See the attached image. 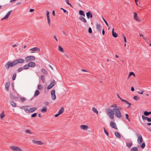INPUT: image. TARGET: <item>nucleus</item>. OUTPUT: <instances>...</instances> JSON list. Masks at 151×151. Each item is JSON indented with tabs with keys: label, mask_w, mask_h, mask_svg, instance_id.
<instances>
[{
	"label": "nucleus",
	"mask_w": 151,
	"mask_h": 151,
	"mask_svg": "<svg viewBox=\"0 0 151 151\" xmlns=\"http://www.w3.org/2000/svg\"><path fill=\"white\" fill-rule=\"evenodd\" d=\"M114 108L112 110L110 108H107L106 109V113L108 115H109L114 113Z\"/></svg>",
	"instance_id": "6"
},
{
	"label": "nucleus",
	"mask_w": 151,
	"mask_h": 151,
	"mask_svg": "<svg viewBox=\"0 0 151 151\" xmlns=\"http://www.w3.org/2000/svg\"><path fill=\"white\" fill-rule=\"evenodd\" d=\"M47 111V108L45 107H44L41 110V111L42 112L45 113Z\"/></svg>",
	"instance_id": "30"
},
{
	"label": "nucleus",
	"mask_w": 151,
	"mask_h": 151,
	"mask_svg": "<svg viewBox=\"0 0 151 151\" xmlns=\"http://www.w3.org/2000/svg\"><path fill=\"white\" fill-rule=\"evenodd\" d=\"M56 84V82L54 80H53L51 83L47 87L48 89H50L52 88L55 84Z\"/></svg>",
	"instance_id": "5"
},
{
	"label": "nucleus",
	"mask_w": 151,
	"mask_h": 151,
	"mask_svg": "<svg viewBox=\"0 0 151 151\" xmlns=\"http://www.w3.org/2000/svg\"><path fill=\"white\" fill-rule=\"evenodd\" d=\"M37 113H34V114H32L31 116V117H34L36 116L37 115Z\"/></svg>",
	"instance_id": "51"
},
{
	"label": "nucleus",
	"mask_w": 151,
	"mask_h": 151,
	"mask_svg": "<svg viewBox=\"0 0 151 151\" xmlns=\"http://www.w3.org/2000/svg\"><path fill=\"white\" fill-rule=\"evenodd\" d=\"M34 11H35V10L34 9H30L29 10V12H32Z\"/></svg>",
	"instance_id": "62"
},
{
	"label": "nucleus",
	"mask_w": 151,
	"mask_h": 151,
	"mask_svg": "<svg viewBox=\"0 0 151 151\" xmlns=\"http://www.w3.org/2000/svg\"><path fill=\"white\" fill-rule=\"evenodd\" d=\"M142 118L144 120H147L148 122H151V118H148L147 117L145 116L144 115H142Z\"/></svg>",
	"instance_id": "15"
},
{
	"label": "nucleus",
	"mask_w": 151,
	"mask_h": 151,
	"mask_svg": "<svg viewBox=\"0 0 151 151\" xmlns=\"http://www.w3.org/2000/svg\"><path fill=\"white\" fill-rule=\"evenodd\" d=\"M65 1H66L67 4L68 5L70 6L71 7L72 6V4L69 3V0H65Z\"/></svg>",
	"instance_id": "47"
},
{
	"label": "nucleus",
	"mask_w": 151,
	"mask_h": 151,
	"mask_svg": "<svg viewBox=\"0 0 151 151\" xmlns=\"http://www.w3.org/2000/svg\"><path fill=\"white\" fill-rule=\"evenodd\" d=\"M88 32L90 34H91L92 32V29L91 27L88 28Z\"/></svg>",
	"instance_id": "48"
},
{
	"label": "nucleus",
	"mask_w": 151,
	"mask_h": 151,
	"mask_svg": "<svg viewBox=\"0 0 151 151\" xmlns=\"http://www.w3.org/2000/svg\"><path fill=\"white\" fill-rule=\"evenodd\" d=\"M115 108L116 109H117V110H119V111H120L122 110V108H121L118 106H117V108Z\"/></svg>",
	"instance_id": "57"
},
{
	"label": "nucleus",
	"mask_w": 151,
	"mask_h": 151,
	"mask_svg": "<svg viewBox=\"0 0 151 151\" xmlns=\"http://www.w3.org/2000/svg\"><path fill=\"white\" fill-rule=\"evenodd\" d=\"M5 116V115L4 114V112H2L0 114V117L1 119H2Z\"/></svg>",
	"instance_id": "38"
},
{
	"label": "nucleus",
	"mask_w": 151,
	"mask_h": 151,
	"mask_svg": "<svg viewBox=\"0 0 151 151\" xmlns=\"http://www.w3.org/2000/svg\"><path fill=\"white\" fill-rule=\"evenodd\" d=\"M25 132L27 134H31L32 133L30 132V131L29 130H27L25 131Z\"/></svg>",
	"instance_id": "56"
},
{
	"label": "nucleus",
	"mask_w": 151,
	"mask_h": 151,
	"mask_svg": "<svg viewBox=\"0 0 151 151\" xmlns=\"http://www.w3.org/2000/svg\"><path fill=\"white\" fill-rule=\"evenodd\" d=\"M29 68V65H26L24 66L23 68L24 69L26 70L28 69Z\"/></svg>",
	"instance_id": "36"
},
{
	"label": "nucleus",
	"mask_w": 151,
	"mask_h": 151,
	"mask_svg": "<svg viewBox=\"0 0 151 151\" xmlns=\"http://www.w3.org/2000/svg\"><path fill=\"white\" fill-rule=\"evenodd\" d=\"M12 12V10H11L9 11L8 12V13L6 14V15L4 17V18L1 19V20H3V19H8V17H9L10 14Z\"/></svg>",
	"instance_id": "12"
},
{
	"label": "nucleus",
	"mask_w": 151,
	"mask_h": 151,
	"mask_svg": "<svg viewBox=\"0 0 151 151\" xmlns=\"http://www.w3.org/2000/svg\"><path fill=\"white\" fill-rule=\"evenodd\" d=\"M129 74L130 76H131L133 75L134 76H135V74L133 72H130L129 73Z\"/></svg>",
	"instance_id": "54"
},
{
	"label": "nucleus",
	"mask_w": 151,
	"mask_h": 151,
	"mask_svg": "<svg viewBox=\"0 0 151 151\" xmlns=\"http://www.w3.org/2000/svg\"><path fill=\"white\" fill-rule=\"evenodd\" d=\"M102 19H103V20H104V22L106 24V26H107L108 27L109 25H108V23L107 22V21H106V20L103 17H102Z\"/></svg>",
	"instance_id": "49"
},
{
	"label": "nucleus",
	"mask_w": 151,
	"mask_h": 151,
	"mask_svg": "<svg viewBox=\"0 0 151 151\" xmlns=\"http://www.w3.org/2000/svg\"><path fill=\"white\" fill-rule=\"evenodd\" d=\"M17 74L16 73H14L13 75L12 79L13 80H14L15 79L16 76Z\"/></svg>",
	"instance_id": "43"
},
{
	"label": "nucleus",
	"mask_w": 151,
	"mask_h": 151,
	"mask_svg": "<svg viewBox=\"0 0 151 151\" xmlns=\"http://www.w3.org/2000/svg\"><path fill=\"white\" fill-rule=\"evenodd\" d=\"M104 133H105L106 135L107 136H109V133L104 128Z\"/></svg>",
	"instance_id": "45"
},
{
	"label": "nucleus",
	"mask_w": 151,
	"mask_h": 151,
	"mask_svg": "<svg viewBox=\"0 0 151 151\" xmlns=\"http://www.w3.org/2000/svg\"><path fill=\"white\" fill-rule=\"evenodd\" d=\"M125 102L127 104H128L129 105H131L132 104L131 103H129L128 101H126V102Z\"/></svg>",
	"instance_id": "63"
},
{
	"label": "nucleus",
	"mask_w": 151,
	"mask_h": 151,
	"mask_svg": "<svg viewBox=\"0 0 151 151\" xmlns=\"http://www.w3.org/2000/svg\"><path fill=\"white\" fill-rule=\"evenodd\" d=\"M49 14H50V13L49 12L47 11V14H46V15H47V22H48V23L49 24V26L50 25V16H49Z\"/></svg>",
	"instance_id": "13"
},
{
	"label": "nucleus",
	"mask_w": 151,
	"mask_h": 151,
	"mask_svg": "<svg viewBox=\"0 0 151 151\" xmlns=\"http://www.w3.org/2000/svg\"><path fill=\"white\" fill-rule=\"evenodd\" d=\"M51 95L52 99L53 100H55L56 99V96L55 95V91L54 89H53L51 91Z\"/></svg>",
	"instance_id": "7"
},
{
	"label": "nucleus",
	"mask_w": 151,
	"mask_h": 151,
	"mask_svg": "<svg viewBox=\"0 0 151 151\" xmlns=\"http://www.w3.org/2000/svg\"><path fill=\"white\" fill-rule=\"evenodd\" d=\"M131 151H138V148L137 147H133L131 148Z\"/></svg>",
	"instance_id": "31"
},
{
	"label": "nucleus",
	"mask_w": 151,
	"mask_h": 151,
	"mask_svg": "<svg viewBox=\"0 0 151 151\" xmlns=\"http://www.w3.org/2000/svg\"><path fill=\"white\" fill-rule=\"evenodd\" d=\"M114 134L118 138H121V135L118 132H116L114 133Z\"/></svg>",
	"instance_id": "28"
},
{
	"label": "nucleus",
	"mask_w": 151,
	"mask_h": 151,
	"mask_svg": "<svg viewBox=\"0 0 151 151\" xmlns=\"http://www.w3.org/2000/svg\"><path fill=\"white\" fill-rule=\"evenodd\" d=\"M92 110L94 113H96L98 115V114L99 112L95 108L93 107L92 109Z\"/></svg>",
	"instance_id": "33"
},
{
	"label": "nucleus",
	"mask_w": 151,
	"mask_h": 151,
	"mask_svg": "<svg viewBox=\"0 0 151 151\" xmlns=\"http://www.w3.org/2000/svg\"><path fill=\"white\" fill-rule=\"evenodd\" d=\"M126 145L128 148H130L132 145V142L131 141V143L127 142L126 143Z\"/></svg>",
	"instance_id": "29"
},
{
	"label": "nucleus",
	"mask_w": 151,
	"mask_h": 151,
	"mask_svg": "<svg viewBox=\"0 0 151 151\" xmlns=\"http://www.w3.org/2000/svg\"><path fill=\"white\" fill-rule=\"evenodd\" d=\"M139 98L136 96H135L133 97V99L136 101H137Z\"/></svg>",
	"instance_id": "46"
},
{
	"label": "nucleus",
	"mask_w": 151,
	"mask_h": 151,
	"mask_svg": "<svg viewBox=\"0 0 151 151\" xmlns=\"http://www.w3.org/2000/svg\"><path fill=\"white\" fill-rule=\"evenodd\" d=\"M29 67H35L36 65L35 63L34 62H29L28 64Z\"/></svg>",
	"instance_id": "19"
},
{
	"label": "nucleus",
	"mask_w": 151,
	"mask_h": 151,
	"mask_svg": "<svg viewBox=\"0 0 151 151\" xmlns=\"http://www.w3.org/2000/svg\"><path fill=\"white\" fill-rule=\"evenodd\" d=\"M30 50L32 51H40V49L39 48H38L37 47H34V48L30 49Z\"/></svg>",
	"instance_id": "25"
},
{
	"label": "nucleus",
	"mask_w": 151,
	"mask_h": 151,
	"mask_svg": "<svg viewBox=\"0 0 151 151\" xmlns=\"http://www.w3.org/2000/svg\"><path fill=\"white\" fill-rule=\"evenodd\" d=\"M60 9L63 10V12L65 13H67V14H68V12H67V11L65 9H64L63 8H60Z\"/></svg>",
	"instance_id": "52"
},
{
	"label": "nucleus",
	"mask_w": 151,
	"mask_h": 151,
	"mask_svg": "<svg viewBox=\"0 0 151 151\" xmlns=\"http://www.w3.org/2000/svg\"><path fill=\"white\" fill-rule=\"evenodd\" d=\"M110 126L112 128L116 129H118L116 127V124L114 122L111 121L110 122Z\"/></svg>",
	"instance_id": "11"
},
{
	"label": "nucleus",
	"mask_w": 151,
	"mask_h": 151,
	"mask_svg": "<svg viewBox=\"0 0 151 151\" xmlns=\"http://www.w3.org/2000/svg\"><path fill=\"white\" fill-rule=\"evenodd\" d=\"M42 72L44 74L47 75V71L44 69L42 68L41 69Z\"/></svg>",
	"instance_id": "37"
},
{
	"label": "nucleus",
	"mask_w": 151,
	"mask_h": 151,
	"mask_svg": "<svg viewBox=\"0 0 151 151\" xmlns=\"http://www.w3.org/2000/svg\"><path fill=\"white\" fill-rule=\"evenodd\" d=\"M114 113L115 115L117 117L120 118L122 117V114L120 111L119 110L114 108Z\"/></svg>",
	"instance_id": "2"
},
{
	"label": "nucleus",
	"mask_w": 151,
	"mask_h": 151,
	"mask_svg": "<svg viewBox=\"0 0 151 151\" xmlns=\"http://www.w3.org/2000/svg\"><path fill=\"white\" fill-rule=\"evenodd\" d=\"M136 135L138 137L137 142L138 143L140 144L143 141V139L142 136L139 134L136 133Z\"/></svg>",
	"instance_id": "4"
},
{
	"label": "nucleus",
	"mask_w": 151,
	"mask_h": 151,
	"mask_svg": "<svg viewBox=\"0 0 151 151\" xmlns=\"http://www.w3.org/2000/svg\"><path fill=\"white\" fill-rule=\"evenodd\" d=\"M145 142L142 143V145H141V147L142 149H143L145 148Z\"/></svg>",
	"instance_id": "42"
},
{
	"label": "nucleus",
	"mask_w": 151,
	"mask_h": 151,
	"mask_svg": "<svg viewBox=\"0 0 151 151\" xmlns=\"http://www.w3.org/2000/svg\"><path fill=\"white\" fill-rule=\"evenodd\" d=\"M10 86V82L9 81L8 82L6 83L5 84V88L6 89V90L7 91H9V88Z\"/></svg>",
	"instance_id": "21"
},
{
	"label": "nucleus",
	"mask_w": 151,
	"mask_h": 151,
	"mask_svg": "<svg viewBox=\"0 0 151 151\" xmlns=\"http://www.w3.org/2000/svg\"><path fill=\"white\" fill-rule=\"evenodd\" d=\"M138 93L139 94H143V91L142 90V91H138Z\"/></svg>",
	"instance_id": "60"
},
{
	"label": "nucleus",
	"mask_w": 151,
	"mask_h": 151,
	"mask_svg": "<svg viewBox=\"0 0 151 151\" xmlns=\"http://www.w3.org/2000/svg\"><path fill=\"white\" fill-rule=\"evenodd\" d=\"M10 97L12 99L14 100L15 101H18V98L14 95L13 93H11Z\"/></svg>",
	"instance_id": "10"
},
{
	"label": "nucleus",
	"mask_w": 151,
	"mask_h": 151,
	"mask_svg": "<svg viewBox=\"0 0 151 151\" xmlns=\"http://www.w3.org/2000/svg\"><path fill=\"white\" fill-rule=\"evenodd\" d=\"M79 19L83 21V22L84 23H86L87 22V21L86 19H85V18H84V17H83L82 16H80L79 17Z\"/></svg>",
	"instance_id": "24"
},
{
	"label": "nucleus",
	"mask_w": 151,
	"mask_h": 151,
	"mask_svg": "<svg viewBox=\"0 0 151 151\" xmlns=\"http://www.w3.org/2000/svg\"><path fill=\"white\" fill-rule=\"evenodd\" d=\"M37 108L35 107L30 108L29 109V111L28 112V113H29L30 112L32 113L34 112L37 109Z\"/></svg>",
	"instance_id": "20"
},
{
	"label": "nucleus",
	"mask_w": 151,
	"mask_h": 151,
	"mask_svg": "<svg viewBox=\"0 0 151 151\" xmlns=\"http://www.w3.org/2000/svg\"><path fill=\"white\" fill-rule=\"evenodd\" d=\"M59 115H60V114L58 113L55 115V116L56 117H58Z\"/></svg>",
	"instance_id": "64"
},
{
	"label": "nucleus",
	"mask_w": 151,
	"mask_h": 151,
	"mask_svg": "<svg viewBox=\"0 0 151 151\" xmlns=\"http://www.w3.org/2000/svg\"><path fill=\"white\" fill-rule=\"evenodd\" d=\"M64 108L63 107H61L60 110L58 111V113L60 114H62L64 111Z\"/></svg>",
	"instance_id": "23"
},
{
	"label": "nucleus",
	"mask_w": 151,
	"mask_h": 151,
	"mask_svg": "<svg viewBox=\"0 0 151 151\" xmlns=\"http://www.w3.org/2000/svg\"><path fill=\"white\" fill-rule=\"evenodd\" d=\"M10 148L14 151H19L20 150V148L16 146H11Z\"/></svg>",
	"instance_id": "8"
},
{
	"label": "nucleus",
	"mask_w": 151,
	"mask_h": 151,
	"mask_svg": "<svg viewBox=\"0 0 151 151\" xmlns=\"http://www.w3.org/2000/svg\"><path fill=\"white\" fill-rule=\"evenodd\" d=\"M49 102L47 101L45 102H44V104L46 106L48 105H49Z\"/></svg>",
	"instance_id": "58"
},
{
	"label": "nucleus",
	"mask_w": 151,
	"mask_h": 151,
	"mask_svg": "<svg viewBox=\"0 0 151 151\" xmlns=\"http://www.w3.org/2000/svg\"><path fill=\"white\" fill-rule=\"evenodd\" d=\"M41 79L43 83H44L45 81V78L44 76L42 75L41 76Z\"/></svg>",
	"instance_id": "39"
},
{
	"label": "nucleus",
	"mask_w": 151,
	"mask_h": 151,
	"mask_svg": "<svg viewBox=\"0 0 151 151\" xmlns=\"http://www.w3.org/2000/svg\"><path fill=\"white\" fill-rule=\"evenodd\" d=\"M114 114H111L108 115L109 116V117L113 121H114Z\"/></svg>",
	"instance_id": "41"
},
{
	"label": "nucleus",
	"mask_w": 151,
	"mask_h": 151,
	"mask_svg": "<svg viewBox=\"0 0 151 151\" xmlns=\"http://www.w3.org/2000/svg\"><path fill=\"white\" fill-rule=\"evenodd\" d=\"M117 106L116 105V104H114L113 105H111V106H110V107L111 108V107H115L116 108H117Z\"/></svg>",
	"instance_id": "55"
},
{
	"label": "nucleus",
	"mask_w": 151,
	"mask_h": 151,
	"mask_svg": "<svg viewBox=\"0 0 151 151\" xmlns=\"http://www.w3.org/2000/svg\"><path fill=\"white\" fill-rule=\"evenodd\" d=\"M43 88V86L41 84H39L38 86V88L39 90H41Z\"/></svg>",
	"instance_id": "40"
},
{
	"label": "nucleus",
	"mask_w": 151,
	"mask_h": 151,
	"mask_svg": "<svg viewBox=\"0 0 151 151\" xmlns=\"http://www.w3.org/2000/svg\"><path fill=\"white\" fill-rule=\"evenodd\" d=\"M58 50L61 52H64L63 49V47L60 46H58Z\"/></svg>",
	"instance_id": "34"
},
{
	"label": "nucleus",
	"mask_w": 151,
	"mask_h": 151,
	"mask_svg": "<svg viewBox=\"0 0 151 151\" xmlns=\"http://www.w3.org/2000/svg\"><path fill=\"white\" fill-rule=\"evenodd\" d=\"M87 18L89 19L90 18H92L93 15L90 11H88L86 13Z\"/></svg>",
	"instance_id": "14"
},
{
	"label": "nucleus",
	"mask_w": 151,
	"mask_h": 151,
	"mask_svg": "<svg viewBox=\"0 0 151 151\" xmlns=\"http://www.w3.org/2000/svg\"><path fill=\"white\" fill-rule=\"evenodd\" d=\"M134 19L136 21L139 22L140 21V20L139 17H137V14L135 12H134Z\"/></svg>",
	"instance_id": "9"
},
{
	"label": "nucleus",
	"mask_w": 151,
	"mask_h": 151,
	"mask_svg": "<svg viewBox=\"0 0 151 151\" xmlns=\"http://www.w3.org/2000/svg\"><path fill=\"white\" fill-rule=\"evenodd\" d=\"M143 114L145 116H148L151 114V111L148 112L147 111H145L144 112Z\"/></svg>",
	"instance_id": "26"
},
{
	"label": "nucleus",
	"mask_w": 151,
	"mask_h": 151,
	"mask_svg": "<svg viewBox=\"0 0 151 151\" xmlns=\"http://www.w3.org/2000/svg\"><path fill=\"white\" fill-rule=\"evenodd\" d=\"M40 93V92L38 90H36L35 92V94H34V96H36L38 95Z\"/></svg>",
	"instance_id": "35"
},
{
	"label": "nucleus",
	"mask_w": 151,
	"mask_h": 151,
	"mask_svg": "<svg viewBox=\"0 0 151 151\" xmlns=\"http://www.w3.org/2000/svg\"><path fill=\"white\" fill-rule=\"evenodd\" d=\"M79 14L81 16H83L84 17L85 16V14L84 12L82 10H80L79 11Z\"/></svg>",
	"instance_id": "27"
},
{
	"label": "nucleus",
	"mask_w": 151,
	"mask_h": 151,
	"mask_svg": "<svg viewBox=\"0 0 151 151\" xmlns=\"http://www.w3.org/2000/svg\"><path fill=\"white\" fill-rule=\"evenodd\" d=\"M24 60L21 58L15 60L12 62L11 61H9L4 66L6 69H8L9 68L15 66L18 63H24Z\"/></svg>",
	"instance_id": "1"
},
{
	"label": "nucleus",
	"mask_w": 151,
	"mask_h": 151,
	"mask_svg": "<svg viewBox=\"0 0 151 151\" xmlns=\"http://www.w3.org/2000/svg\"><path fill=\"white\" fill-rule=\"evenodd\" d=\"M11 104L14 107H16L17 106L16 104L14 101H11L10 102Z\"/></svg>",
	"instance_id": "32"
},
{
	"label": "nucleus",
	"mask_w": 151,
	"mask_h": 151,
	"mask_svg": "<svg viewBox=\"0 0 151 151\" xmlns=\"http://www.w3.org/2000/svg\"><path fill=\"white\" fill-rule=\"evenodd\" d=\"M96 27L97 31H100L101 30V26L100 24L97 23L96 24Z\"/></svg>",
	"instance_id": "16"
},
{
	"label": "nucleus",
	"mask_w": 151,
	"mask_h": 151,
	"mask_svg": "<svg viewBox=\"0 0 151 151\" xmlns=\"http://www.w3.org/2000/svg\"><path fill=\"white\" fill-rule=\"evenodd\" d=\"M35 59V57L33 56H29L25 58V60L27 62H28L30 61H34Z\"/></svg>",
	"instance_id": "3"
},
{
	"label": "nucleus",
	"mask_w": 151,
	"mask_h": 151,
	"mask_svg": "<svg viewBox=\"0 0 151 151\" xmlns=\"http://www.w3.org/2000/svg\"><path fill=\"white\" fill-rule=\"evenodd\" d=\"M20 100L22 102H24L26 100L25 99L23 98H20Z\"/></svg>",
	"instance_id": "50"
},
{
	"label": "nucleus",
	"mask_w": 151,
	"mask_h": 151,
	"mask_svg": "<svg viewBox=\"0 0 151 151\" xmlns=\"http://www.w3.org/2000/svg\"><path fill=\"white\" fill-rule=\"evenodd\" d=\"M80 127L81 129L84 130H86L88 128V126L84 125H81Z\"/></svg>",
	"instance_id": "22"
},
{
	"label": "nucleus",
	"mask_w": 151,
	"mask_h": 151,
	"mask_svg": "<svg viewBox=\"0 0 151 151\" xmlns=\"http://www.w3.org/2000/svg\"><path fill=\"white\" fill-rule=\"evenodd\" d=\"M24 111L26 113H28V112H29V110L27 109H24Z\"/></svg>",
	"instance_id": "61"
},
{
	"label": "nucleus",
	"mask_w": 151,
	"mask_h": 151,
	"mask_svg": "<svg viewBox=\"0 0 151 151\" xmlns=\"http://www.w3.org/2000/svg\"><path fill=\"white\" fill-rule=\"evenodd\" d=\"M23 69L22 67H20L17 70V72H20Z\"/></svg>",
	"instance_id": "44"
},
{
	"label": "nucleus",
	"mask_w": 151,
	"mask_h": 151,
	"mask_svg": "<svg viewBox=\"0 0 151 151\" xmlns=\"http://www.w3.org/2000/svg\"><path fill=\"white\" fill-rule=\"evenodd\" d=\"M32 142L34 144H36L38 145H42L43 144V143L41 141H36L34 140H32Z\"/></svg>",
	"instance_id": "18"
},
{
	"label": "nucleus",
	"mask_w": 151,
	"mask_h": 151,
	"mask_svg": "<svg viewBox=\"0 0 151 151\" xmlns=\"http://www.w3.org/2000/svg\"><path fill=\"white\" fill-rule=\"evenodd\" d=\"M112 36L115 37L116 38L118 37V34L116 32H114V29L113 28L112 31Z\"/></svg>",
	"instance_id": "17"
},
{
	"label": "nucleus",
	"mask_w": 151,
	"mask_h": 151,
	"mask_svg": "<svg viewBox=\"0 0 151 151\" xmlns=\"http://www.w3.org/2000/svg\"><path fill=\"white\" fill-rule=\"evenodd\" d=\"M125 118H126V119H127L129 121H130L129 119V115H128V114H125Z\"/></svg>",
	"instance_id": "53"
},
{
	"label": "nucleus",
	"mask_w": 151,
	"mask_h": 151,
	"mask_svg": "<svg viewBox=\"0 0 151 151\" xmlns=\"http://www.w3.org/2000/svg\"><path fill=\"white\" fill-rule=\"evenodd\" d=\"M123 38H124V42L126 43L127 42V40H126V37L124 36V35H123Z\"/></svg>",
	"instance_id": "59"
}]
</instances>
